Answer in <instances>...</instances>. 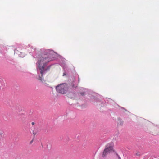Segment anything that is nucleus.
Listing matches in <instances>:
<instances>
[{"instance_id": "f8f14e48", "label": "nucleus", "mask_w": 159, "mask_h": 159, "mask_svg": "<svg viewBox=\"0 0 159 159\" xmlns=\"http://www.w3.org/2000/svg\"><path fill=\"white\" fill-rule=\"evenodd\" d=\"M2 137V134H0V139H1Z\"/></svg>"}, {"instance_id": "f03ea898", "label": "nucleus", "mask_w": 159, "mask_h": 159, "mask_svg": "<svg viewBox=\"0 0 159 159\" xmlns=\"http://www.w3.org/2000/svg\"><path fill=\"white\" fill-rule=\"evenodd\" d=\"M114 144L112 142H111L107 144L105 146V149L102 153V157H106L107 155L109 154L115 152L113 149Z\"/></svg>"}, {"instance_id": "6e6552de", "label": "nucleus", "mask_w": 159, "mask_h": 159, "mask_svg": "<svg viewBox=\"0 0 159 159\" xmlns=\"http://www.w3.org/2000/svg\"><path fill=\"white\" fill-rule=\"evenodd\" d=\"M37 132H34V131H33V134L34 135V137L35 135L36 134Z\"/></svg>"}, {"instance_id": "0eeeda50", "label": "nucleus", "mask_w": 159, "mask_h": 159, "mask_svg": "<svg viewBox=\"0 0 159 159\" xmlns=\"http://www.w3.org/2000/svg\"><path fill=\"white\" fill-rule=\"evenodd\" d=\"M119 109L123 112H124V111H127V110L125 109L124 108L120 107Z\"/></svg>"}, {"instance_id": "39448f33", "label": "nucleus", "mask_w": 159, "mask_h": 159, "mask_svg": "<svg viewBox=\"0 0 159 159\" xmlns=\"http://www.w3.org/2000/svg\"><path fill=\"white\" fill-rule=\"evenodd\" d=\"M95 102L97 103V105L103 106L107 105L108 103V101L105 100H95Z\"/></svg>"}, {"instance_id": "f257e3e1", "label": "nucleus", "mask_w": 159, "mask_h": 159, "mask_svg": "<svg viewBox=\"0 0 159 159\" xmlns=\"http://www.w3.org/2000/svg\"><path fill=\"white\" fill-rule=\"evenodd\" d=\"M53 53L52 51L49 49L46 50L42 54L41 57L38 62L37 71L38 73L39 72L41 74V76H39L38 79L43 83H45L46 81V80L42 79L43 75L45 73L46 71L44 68L46 64L51 61L50 57Z\"/></svg>"}, {"instance_id": "20e7f679", "label": "nucleus", "mask_w": 159, "mask_h": 159, "mask_svg": "<svg viewBox=\"0 0 159 159\" xmlns=\"http://www.w3.org/2000/svg\"><path fill=\"white\" fill-rule=\"evenodd\" d=\"M77 104L79 105L82 109L86 108L87 104L85 100H78Z\"/></svg>"}, {"instance_id": "7ed1b4c3", "label": "nucleus", "mask_w": 159, "mask_h": 159, "mask_svg": "<svg viewBox=\"0 0 159 159\" xmlns=\"http://www.w3.org/2000/svg\"><path fill=\"white\" fill-rule=\"evenodd\" d=\"M57 91L61 93L64 94L66 93L68 90V87L65 84H60L56 87Z\"/></svg>"}, {"instance_id": "9b49d317", "label": "nucleus", "mask_w": 159, "mask_h": 159, "mask_svg": "<svg viewBox=\"0 0 159 159\" xmlns=\"http://www.w3.org/2000/svg\"><path fill=\"white\" fill-rule=\"evenodd\" d=\"M33 139H33L30 142V144H31L33 143Z\"/></svg>"}, {"instance_id": "ddd939ff", "label": "nucleus", "mask_w": 159, "mask_h": 159, "mask_svg": "<svg viewBox=\"0 0 159 159\" xmlns=\"http://www.w3.org/2000/svg\"><path fill=\"white\" fill-rule=\"evenodd\" d=\"M31 124L32 125H34V122H32Z\"/></svg>"}, {"instance_id": "423d86ee", "label": "nucleus", "mask_w": 159, "mask_h": 159, "mask_svg": "<svg viewBox=\"0 0 159 159\" xmlns=\"http://www.w3.org/2000/svg\"><path fill=\"white\" fill-rule=\"evenodd\" d=\"M123 121L120 118H118L117 123L120 125H122L123 124Z\"/></svg>"}, {"instance_id": "1a4fd4ad", "label": "nucleus", "mask_w": 159, "mask_h": 159, "mask_svg": "<svg viewBox=\"0 0 159 159\" xmlns=\"http://www.w3.org/2000/svg\"><path fill=\"white\" fill-rule=\"evenodd\" d=\"M136 156H140V154L139 153V152H137L136 153Z\"/></svg>"}, {"instance_id": "9d476101", "label": "nucleus", "mask_w": 159, "mask_h": 159, "mask_svg": "<svg viewBox=\"0 0 159 159\" xmlns=\"http://www.w3.org/2000/svg\"><path fill=\"white\" fill-rule=\"evenodd\" d=\"M116 155L117 156L118 159H121L120 157L119 156V155L116 153Z\"/></svg>"}, {"instance_id": "4468645a", "label": "nucleus", "mask_w": 159, "mask_h": 159, "mask_svg": "<svg viewBox=\"0 0 159 159\" xmlns=\"http://www.w3.org/2000/svg\"><path fill=\"white\" fill-rule=\"evenodd\" d=\"M92 102L93 103H94L95 104V102H93V101H92Z\"/></svg>"}, {"instance_id": "2eb2a0df", "label": "nucleus", "mask_w": 159, "mask_h": 159, "mask_svg": "<svg viewBox=\"0 0 159 159\" xmlns=\"http://www.w3.org/2000/svg\"><path fill=\"white\" fill-rule=\"evenodd\" d=\"M16 140V138L15 139V140Z\"/></svg>"}]
</instances>
